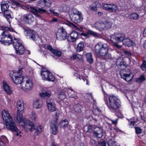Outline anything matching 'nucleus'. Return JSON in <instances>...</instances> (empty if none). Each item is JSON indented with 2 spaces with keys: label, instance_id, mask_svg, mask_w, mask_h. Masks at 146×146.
<instances>
[{
  "label": "nucleus",
  "instance_id": "43",
  "mask_svg": "<svg viewBox=\"0 0 146 146\" xmlns=\"http://www.w3.org/2000/svg\"><path fill=\"white\" fill-rule=\"evenodd\" d=\"M59 98L61 100H64L66 97L65 92L63 91L60 92L58 93Z\"/></svg>",
  "mask_w": 146,
  "mask_h": 146
},
{
  "label": "nucleus",
  "instance_id": "26",
  "mask_svg": "<svg viewBox=\"0 0 146 146\" xmlns=\"http://www.w3.org/2000/svg\"><path fill=\"white\" fill-rule=\"evenodd\" d=\"M51 94V93L50 91L44 90L42 93L40 94V96L43 99H47V98H49Z\"/></svg>",
  "mask_w": 146,
  "mask_h": 146
},
{
  "label": "nucleus",
  "instance_id": "45",
  "mask_svg": "<svg viewBox=\"0 0 146 146\" xmlns=\"http://www.w3.org/2000/svg\"><path fill=\"white\" fill-rule=\"evenodd\" d=\"M48 77L47 78L48 79H46V80L52 82H53L54 80L55 77L50 72Z\"/></svg>",
  "mask_w": 146,
  "mask_h": 146
},
{
  "label": "nucleus",
  "instance_id": "56",
  "mask_svg": "<svg viewBox=\"0 0 146 146\" xmlns=\"http://www.w3.org/2000/svg\"><path fill=\"white\" fill-rule=\"evenodd\" d=\"M135 132L137 134H140L142 132V129L139 127H136L135 128Z\"/></svg>",
  "mask_w": 146,
  "mask_h": 146
},
{
  "label": "nucleus",
  "instance_id": "25",
  "mask_svg": "<svg viewBox=\"0 0 146 146\" xmlns=\"http://www.w3.org/2000/svg\"><path fill=\"white\" fill-rule=\"evenodd\" d=\"M57 123L56 121H54L50 124V127L52 131L53 134L56 135L58 132L57 127H56Z\"/></svg>",
  "mask_w": 146,
  "mask_h": 146
},
{
  "label": "nucleus",
  "instance_id": "7",
  "mask_svg": "<svg viewBox=\"0 0 146 146\" xmlns=\"http://www.w3.org/2000/svg\"><path fill=\"white\" fill-rule=\"evenodd\" d=\"M33 86L32 80L29 79L26 80L25 82H23L21 83V88L25 92H27L32 89Z\"/></svg>",
  "mask_w": 146,
  "mask_h": 146
},
{
  "label": "nucleus",
  "instance_id": "28",
  "mask_svg": "<svg viewBox=\"0 0 146 146\" xmlns=\"http://www.w3.org/2000/svg\"><path fill=\"white\" fill-rule=\"evenodd\" d=\"M104 30L110 29L111 28L112 23L109 21H102Z\"/></svg>",
  "mask_w": 146,
  "mask_h": 146
},
{
  "label": "nucleus",
  "instance_id": "50",
  "mask_svg": "<svg viewBox=\"0 0 146 146\" xmlns=\"http://www.w3.org/2000/svg\"><path fill=\"white\" fill-rule=\"evenodd\" d=\"M25 31L26 32L27 36L30 37L33 33H34L35 31L30 29H26Z\"/></svg>",
  "mask_w": 146,
  "mask_h": 146
},
{
  "label": "nucleus",
  "instance_id": "14",
  "mask_svg": "<svg viewBox=\"0 0 146 146\" xmlns=\"http://www.w3.org/2000/svg\"><path fill=\"white\" fill-rule=\"evenodd\" d=\"M1 115L4 123L8 121H10V120H12V118L11 116L8 111L6 110H2Z\"/></svg>",
  "mask_w": 146,
  "mask_h": 146
},
{
  "label": "nucleus",
  "instance_id": "40",
  "mask_svg": "<svg viewBox=\"0 0 146 146\" xmlns=\"http://www.w3.org/2000/svg\"><path fill=\"white\" fill-rule=\"evenodd\" d=\"M20 62L24 68L27 67V62L26 58H22L20 60Z\"/></svg>",
  "mask_w": 146,
  "mask_h": 146
},
{
  "label": "nucleus",
  "instance_id": "31",
  "mask_svg": "<svg viewBox=\"0 0 146 146\" xmlns=\"http://www.w3.org/2000/svg\"><path fill=\"white\" fill-rule=\"evenodd\" d=\"M41 73V76H42V78L43 80H46V79H48L50 72L48 70L44 71L42 70Z\"/></svg>",
  "mask_w": 146,
  "mask_h": 146
},
{
  "label": "nucleus",
  "instance_id": "30",
  "mask_svg": "<svg viewBox=\"0 0 146 146\" xmlns=\"http://www.w3.org/2000/svg\"><path fill=\"white\" fill-rule=\"evenodd\" d=\"M1 7L2 12L4 13L5 12H10V11L8 9L9 5L7 3H1Z\"/></svg>",
  "mask_w": 146,
  "mask_h": 146
},
{
  "label": "nucleus",
  "instance_id": "61",
  "mask_svg": "<svg viewBox=\"0 0 146 146\" xmlns=\"http://www.w3.org/2000/svg\"><path fill=\"white\" fill-rule=\"evenodd\" d=\"M80 35H82L84 36V37L86 38H88L90 37V36L89 35V34H88V33H87V32L86 33H81L80 34Z\"/></svg>",
  "mask_w": 146,
  "mask_h": 146
},
{
  "label": "nucleus",
  "instance_id": "41",
  "mask_svg": "<svg viewBox=\"0 0 146 146\" xmlns=\"http://www.w3.org/2000/svg\"><path fill=\"white\" fill-rule=\"evenodd\" d=\"M47 107L49 111L51 112H53L56 110L55 104L50 105H47Z\"/></svg>",
  "mask_w": 146,
  "mask_h": 146
},
{
  "label": "nucleus",
  "instance_id": "46",
  "mask_svg": "<svg viewBox=\"0 0 146 146\" xmlns=\"http://www.w3.org/2000/svg\"><path fill=\"white\" fill-rule=\"evenodd\" d=\"M42 131V127L40 126L39 125L38 126V129H36V131H35L34 133V135L35 136L38 135Z\"/></svg>",
  "mask_w": 146,
  "mask_h": 146
},
{
  "label": "nucleus",
  "instance_id": "2",
  "mask_svg": "<svg viewBox=\"0 0 146 146\" xmlns=\"http://www.w3.org/2000/svg\"><path fill=\"white\" fill-rule=\"evenodd\" d=\"M95 53L100 58L106 60L111 58V55L108 53V48L106 44L98 43L95 47Z\"/></svg>",
  "mask_w": 146,
  "mask_h": 146
},
{
  "label": "nucleus",
  "instance_id": "1",
  "mask_svg": "<svg viewBox=\"0 0 146 146\" xmlns=\"http://www.w3.org/2000/svg\"><path fill=\"white\" fill-rule=\"evenodd\" d=\"M1 27L3 30L5 31H3L0 36V42L1 43L9 45L12 42L17 54L19 55L23 54L25 51V48L21 40L15 37L13 39L10 33L6 31H9L14 32V30L12 28L5 26Z\"/></svg>",
  "mask_w": 146,
  "mask_h": 146
},
{
  "label": "nucleus",
  "instance_id": "6",
  "mask_svg": "<svg viewBox=\"0 0 146 146\" xmlns=\"http://www.w3.org/2000/svg\"><path fill=\"white\" fill-rule=\"evenodd\" d=\"M26 8L29 10L30 12L38 17H40L41 16L39 13L43 14L46 12V11L42 7L36 9L35 7L30 6L29 7H26Z\"/></svg>",
  "mask_w": 146,
  "mask_h": 146
},
{
  "label": "nucleus",
  "instance_id": "23",
  "mask_svg": "<svg viewBox=\"0 0 146 146\" xmlns=\"http://www.w3.org/2000/svg\"><path fill=\"white\" fill-rule=\"evenodd\" d=\"M72 59L78 60L80 61L81 62H83V60L82 56L77 53H76L73 54L70 57Z\"/></svg>",
  "mask_w": 146,
  "mask_h": 146
},
{
  "label": "nucleus",
  "instance_id": "53",
  "mask_svg": "<svg viewBox=\"0 0 146 146\" xmlns=\"http://www.w3.org/2000/svg\"><path fill=\"white\" fill-rule=\"evenodd\" d=\"M38 37V35H36L35 31L31 35L29 38L32 39L34 40H36V38Z\"/></svg>",
  "mask_w": 146,
  "mask_h": 146
},
{
  "label": "nucleus",
  "instance_id": "24",
  "mask_svg": "<svg viewBox=\"0 0 146 146\" xmlns=\"http://www.w3.org/2000/svg\"><path fill=\"white\" fill-rule=\"evenodd\" d=\"M82 108L83 106L79 103L75 104L73 107L74 111L77 113H81Z\"/></svg>",
  "mask_w": 146,
  "mask_h": 146
},
{
  "label": "nucleus",
  "instance_id": "8",
  "mask_svg": "<svg viewBox=\"0 0 146 146\" xmlns=\"http://www.w3.org/2000/svg\"><path fill=\"white\" fill-rule=\"evenodd\" d=\"M7 128L12 132H18V129L13 119L10 121H8L5 123Z\"/></svg>",
  "mask_w": 146,
  "mask_h": 146
},
{
  "label": "nucleus",
  "instance_id": "47",
  "mask_svg": "<svg viewBox=\"0 0 146 146\" xmlns=\"http://www.w3.org/2000/svg\"><path fill=\"white\" fill-rule=\"evenodd\" d=\"M9 12H5L4 13V16L7 19L8 21L10 22V21L9 19L10 18H11V16L10 14L9 13Z\"/></svg>",
  "mask_w": 146,
  "mask_h": 146
},
{
  "label": "nucleus",
  "instance_id": "16",
  "mask_svg": "<svg viewBox=\"0 0 146 146\" xmlns=\"http://www.w3.org/2000/svg\"><path fill=\"white\" fill-rule=\"evenodd\" d=\"M34 108L38 109L41 108L43 105V101L40 98H37L34 100L33 103Z\"/></svg>",
  "mask_w": 146,
  "mask_h": 146
},
{
  "label": "nucleus",
  "instance_id": "21",
  "mask_svg": "<svg viewBox=\"0 0 146 146\" xmlns=\"http://www.w3.org/2000/svg\"><path fill=\"white\" fill-rule=\"evenodd\" d=\"M23 18L26 22L28 23H32L34 19L33 16L31 14L25 15L23 16Z\"/></svg>",
  "mask_w": 146,
  "mask_h": 146
},
{
  "label": "nucleus",
  "instance_id": "55",
  "mask_svg": "<svg viewBox=\"0 0 146 146\" xmlns=\"http://www.w3.org/2000/svg\"><path fill=\"white\" fill-rule=\"evenodd\" d=\"M65 24L70 27H74L76 28V29H78V28L76 27L74 24L68 21H66L65 23Z\"/></svg>",
  "mask_w": 146,
  "mask_h": 146
},
{
  "label": "nucleus",
  "instance_id": "22",
  "mask_svg": "<svg viewBox=\"0 0 146 146\" xmlns=\"http://www.w3.org/2000/svg\"><path fill=\"white\" fill-rule=\"evenodd\" d=\"M78 34L77 32L74 31L68 36L67 39L70 38V40L72 42H74L78 38Z\"/></svg>",
  "mask_w": 146,
  "mask_h": 146
},
{
  "label": "nucleus",
  "instance_id": "44",
  "mask_svg": "<svg viewBox=\"0 0 146 146\" xmlns=\"http://www.w3.org/2000/svg\"><path fill=\"white\" fill-rule=\"evenodd\" d=\"M84 131L86 132L90 133L92 131V128L91 125L86 126L84 127Z\"/></svg>",
  "mask_w": 146,
  "mask_h": 146
},
{
  "label": "nucleus",
  "instance_id": "3",
  "mask_svg": "<svg viewBox=\"0 0 146 146\" xmlns=\"http://www.w3.org/2000/svg\"><path fill=\"white\" fill-rule=\"evenodd\" d=\"M104 100L108 108L113 112H114L120 106L119 100L113 95H105Z\"/></svg>",
  "mask_w": 146,
  "mask_h": 146
},
{
  "label": "nucleus",
  "instance_id": "42",
  "mask_svg": "<svg viewBox=\"0 0 146 146\" xmlns=\"http://www.w3.org/2000/svg\"><path fill=\"white\" fill-rule=\"evenodd\" d=\"M72 13L70 14V16L72 14L74 15L75 14H82L81 12L78 11L75 8H73L71 10Z\"/></svg>",
  "mask_w": 146,
  "mask_h": 146
},
{
  "label": "nucleus",
  "instance_id": "20",
  "mask_svg": "<svg viewBox=\"0 0 146 146\" xmlns=\"http://www.w3.org/2000/svg\"><path fill=\"white\" fill-rule=\"evenodd\" d=\"M125 41L123 42V44L125 46L131 47L135 46L136 45L134 42L127 37V38L126 39V40Z\"/></svg>",
  "mask_w": 146,
  "mask_h": 146
},
{
  "label": "nucleus",
  "instance_id": "58",
  "mask_svg": "<svg viewBox=\"0 0 146 146\" xmlns=\"http://www.w3.org/2000/svg\"><path fill=\"white\" fill-rule=\"evenodd\" d=\"M98 146H106V142L104 141H100L98 142Z\"/></svg>",
  "mask_w": 146,
  "mask_h": 146
},
{
  "label": "nucleus",
  "instance_id": "60",
  "mask_svg": "<svg viewBox=\"0 0 146 146\" xmlns=\"http://www.w3.org/2000/svg\"><path fill=\"white\" fill-rule=\"evenodd\" d=\"M44 0H39L37 3V5L38 6H41L42 5H44V3H43V1Z\"/></svg>",
  "mask_w": 146,
  "mask_h": 146
},
{
  "label": "nucleus",
  "instance_id": "63",
  "mask_svg": "<svg viewBox=\"0 0 146 146\" xmlns=\"http://www.w3.org/2000/svg\"><path fill=\"white\" fill-rule=\"evenodd\" d=\"M14 3L18 7L22 8L23 6L21 5L19 2L15 1L14 2Z\"/></svg>",
  "mask_w": 146,
  "mask_h": 146
},
{
  "label": "nucleus",
  "instance_id": "39",
  "mask_svg": "<svg viewBox=\"0 0 146 146\" xmlns=\"http://www.w3.org/2000/svg\"><path fill=\"white\" fill-rule=\"evenodd\" d=\"M108 146H117L116 144V142L114 139H110L108 142Z\"/></svg>",
  "mask_w": 146,
  "mask_h": 146
},
{
  "label": "nucleus",
  "instance_id": "62",
  "mask_svg": "<svg viewBox=\"0 0 146 146\" xmlns=\"http://www.w3.org/2000/svg\"><path fill=\"white\" fill-rule=\"evenodd\" d=\"M47 48L49 50L52 52H53V51L54 50V49H53L51 46L48 45H47Z\"/></svg>",
  "mask_w": 146,
  "mask_h": 146
},
{
  "label": "nucleus",
  "instance_id": "48",
  "mask_svg": "<svg viewBox=\"0 0 146 146\" xmlns=\"http://www.w3.org/2000/svg\"><path fill=\"white\" fill-rule=\"evenodd\" d=\"M54 100L52 98H48L46 100L47 106L55 104Z\"/></svg>",
  "mask_w": 146,
  "mask_h": 146
},
{
  "label": "nucleus",
  "instance_id": "64",
  "mask_svg": "<svg viewBox=\"0 0 146 146\" xmlns=\"http://www.w3.org/2000/svg\"><path fill=\"white\" fill-rule=\"evenodd\" d=\"M5 143L3 142V140H2L0 138V146H5Z\"/></svg>",
  "mask_w": 146,
  "mask_h": 146
},
{
  "label": "nucleus",
  "instance_id": "10",
  "mask_svg": "<svg viewBox=\"0 0 146 146\" xmlns=\"http://www.w3.org/2000/svg\"><path fill=\"white\" fill-rule=\"evenodd\" d=\"M125 70L123 69L120 72V76L122 78L124 79L127 82H129L131 81L133 78V75L130 72H128V73L125 72Z\"/></svg>",
  "mask_w": 146,
  "mask_h": 146
},
{
  "label": "nucleus",
  "instance_id": "15",
  "mask_svg": "<svg viewBox=\"0 0 146 146\" xmlns=\"http://www.w3.org/2000/svg\"><path fill=\"white\" fill-rule=\"evenodd\" d=\"M116 64L117 66H119L121 68H125L127 66L125 60L122 57H120L117 59Z\"/></svg>",
  "mask_w": 146,
  "mask_h": 146
},
{
  "label": "nucleus",
  "instance_id": "54",
  "mask_svg": "<svg viewBox=\"0 0 146 146\" xmlns=\"http://www.w3.org/2000/svg\"><path fill=\"white\" fill-rule=\"evenodd\" d=\"M143 70L146 72V60L144 61L143 63L141 65V66Z\"/></svg>",
  "mask_w": 146,
  "mask_h": 146
},
{
  "label": "nucleus",
  "instance_id": "36",
  "mask_svg": "<svg viewBox=\"0 0 146 146\" xmlns=\"http://www.w3.org/2000/svg\"><path fill=\"white\" fill-rule=\"evenodd\" d=\"M84 46V43L83 42H80L77 45L76 51L78 52H80L83 50Z\"/></svg>",
  "mask_w": 146,
  "mask_h": 146
},
{
  "label": "nucleus",
  "instance_id": "34",
  "mask_svg": "<svg viewBox=\"0 0 146 146\" xmlns=\"http://www.w3.org/2000/svg\"><path fill=\"white\" fill-rule=\"evenodd\" d=\"M87 61L90 64H91L93 62V59L91 53H87L86 55Z\"/></svg>",
  "mask_w": 146,
  "mask_h": 146
},
{
  "label": "nucleus",
  "instance_id": "33",
  "mask_svg": "<svg viewBox=\"0 0 146 146\" xmlns=\"http://www.w3.org/2000/svg\"><path fill=\"white\" fill-rule=\"evenodd\" d=\"M70 7L68 5H63L59 8V11L60 12H66L69 10Z\"/></svg>",
  "mask_w": 146,
  "mask_h": 146
},
{
  "label": "nucleus",
  "instance_id": "18",
  "mask_svg": "<svg viewBox=\"0 0 146 146\" xmlns=\"http://www.w3.org/2000/svg\"><path fill=\"white\" fill-rule=\"evenodd\" d=\"M94 135L96 137L101 138L103 136L102 130L100 127H96L94 130Z\"/></svg>",
  "mask_w": 146,
  "mask_h": 146
},
{
  "label": "nucleus",
  "instance_id": "51",
  "mask_svg": "<svg viewBox=\"0 0 146 146\" xmlns=\"http://www.w3.org/2000/svg\"><path fill=\"white\" fill-rule=\"evenodd\" d=\"M52 53L54 54L56 56L58 57H59L61 56V52L55 49L53 51Z\"/></svg>",
  "mask_w": 146,
  "mask_h": 146
},
{
  "label": "nucleus",
  "instance_id": "52",
  "mask_svg": "<svg viewBox=\"0 0 146 146\" xmlns=\"http://www.w3.org/2000/svg\"><path fill=\"white\" fill-rule=\"evenodd\" d=\"M43 3H44V6L48 7H49L51 5V2L50 0H44L43 1Z\"/></svg>",
  "mask_w": 146,
  "mask_h": 146
},
{
  "label": "nucleus",
  "instance_id": "19",
  "mask_svg": "<svg viewBox=\"0 0 146 146\" xmlns=\"http://www.w3.org/2000/svg\"><path fill=\"white\" fill-rule=\"evenodd\" d=\"M27 121H25L23 123L24 125L23 127H25V125H27V127L31 131H33L35 129V127L34 126L33 123L27 119H26Z\"/></svg>",
  "mask_w": 146,
  "mask_h": 146
},
{
  "label": "nucleus",
  "instance_id": "57",
  "mask_svg": "<svg viewBox=\"0 0 146 146\" xmlns=\"http://www.w3.org/2000/svg\"><path fill=\"white\" fill-rule=\"evenodd\" d=\"M31 118L34 121L36 120V114L33 111L32 112Z\"/></svg>",
  "mask_w": 146,
  "mask_h": 146
},
{
  "label": "nucleus",
  "instance_id": "9",
  "mask_svg": "<svg viewBox=\"0 0 146 146\" xmlns=\"http://www.w3.org/2000/svg\"><path fill=\"white\" fill-rule=\"evenodd\" d=\"M56 36L58 40H65L67 36V33L65 29L62 27L56 33Z\"/></svg>",
  "mask_w": 146,
  "mask_h": 146
},
{
  "label": "nucleus",
  "instance_id": "37",
  "mask_svg": "<svg viewBox=\"0 0 146 146\" xmlns=\"http://www.w3.org/2000/svg\"><path fill=\"white\" fill-rule=\"evenodd\" d=\"M129 18L131 19L137 20L139 17V15L136 13H131L129 16Z\"/></svg>",
  "mask_w": 146,
  "mask_h": 146
},
{
  "label": "nucleus",
  "instance_id": "27",
  "mask_svg": "<svg viewBox=\"0 0 146 146\" xmlns=\"http://www.w3.org/2000/svg\"><path fill=\"white\" fill-rule=\"evenodd\" d=\"M17 111H23L24 110V103L22 100H18L17 102Z\"/></svg>",
  "mask_w": 146,
  "mask_h": 146
},
{
  "label": "nucleus",
  "instance_id": "35",
  "mask_svg": "<svg viewBox=\"0 0 146 146\" xmlns=\"http://www.w3.org/2000/svg\"><path fill=\"white\" fill-rule=\"evenodd\" d=\"M87 33L89 34V35H90L96 38L99 37L100 36L98 33L90 30L87 31Z\"/></svg>",
  "mask_w": 146,
  "mask_h": 146
},
{
  "label": "nucleus",
  "instance_id": "17",
  "mask_svg": "<svg viewBox=\"0 0 146 146\" xmlns=\"http://www.w3.org/2000/svg\"><path fill=\"white\" fill-rule=\"evenodd\" d=\"M92 28H95L100 31H102L104 30L102 21L100 22H96L91 25Z\"/></svg>",
  "mask_w": 146,
  "mask_h": 146
},
{
  "label": "nucleus",
  "instance_id": "12",
  "mask_svg": "<svg viewBox=\"0 0 146 146\" xmlns=\"http://www.w3.org/2000/svg\"><path fill=\"white\" fill-rule=\"evenodd\" d=\"M23 111H22V112L21 111H17V115L14 117L16 122L20 123L21 122L23 123L27 121V119L24 118L23 117Z\"/></svg>",
  "mask_w": 146,
  "mask_h": 146
},
{
  "label": "nucleus",
  "instance_id": "32",
  "mask_svg": "<svg viewBox=\"0 0 146 146\" xmlns=\"http://www.w3.org/2000/svg\"><path fill=\"white\" fill-rule=\"evenodd\" d=\"M100 6L101 4L98 2H95L92 6H90L91 10L96 11L97 10V8L99 7Z\"/></svg>",
  "mask_w": 146,
  "mask_h": 146
},
{
  "label": "nucleus",
  "instance_id": "29",
  "mask_svg": "<svg viewBox=\"0 0 146 146\" xmlns=\"http://www.w3.org/2000/svg\"><path fill=\"white\" fill-rule=\"evenodd\" d=\"M3 84L4 89L6 93L8 94H11L12 91L10 86L5 82H3Z\"/></svg>",
  "mask_w": 146,
  "mask_h": 146
},
{
  "label": "nucleus",
  "instance_id": "38",
  "mask_svg": "<svg viewBox=\"0 0 146 146\" xmlns=\"http://www.w3.org/2000/svg\"><path fill=\"white\" fill-rule=\"evenodd\" d=\"M60 126L61 127H66L68 126V122L67 120L65 119L61 121L60 123Z\"/></svg>",
  "mask_w": 146,
  "mask_h": 146
},
{
  "label": "nucleus",
  "instance_id": "59",
  "mask_svg": "<svg viewBox=\"0 0 146 146\" xmlns=\"http://www.w3.org/2000/svg\"><path fill=\"white\" fill-rule=\"evenodd\" d=\"M68 95L70 98H73L75 99H77L78 97L75 94H72L69 93Z\"/></svg>",
  "mask_w": 146,
  "mask_h": 146
},
{
  "label": "nucleus",
  "instance_id": "5",
  "mask_svg": "<svg viewBox=\"0 0 146 146\" xmlns=\"http://www.w3.org/2000/svg\"><path fill=\"white\" fill-rule=\"evenodd\" d=\"M127 37L124 33H114L110 37V39L112 42L119 43L125 40Z\"/></svg>",
  "mask_w": 146,
  "mask_h": 146
},
{
  "label": "nucleus",
  "instance_id": "11",
  "mask_svg": "<svg viewBox=\"0 0 146 146\" xmlns=\"http://www.w3.org/2000/svg\"><path fill=\"white\" fill-rule=\"evenodd\" d=\"M103 7L104 9L112 12H115L118 9L117 6L113 4L104 3L103 5Z\"/></svg>",
  "mask_w": 146,
  "mask_h": 146
},
{
  "label": "nucleus",
  "instance_id": "4",
  "mask_svg": "<svg viewBox=\"0 0 146 146\" xmlns=\"http://www.w3.org/2000/svg\"><path fill=\"white\" fill-rule=\"evenodd\" d=\"M22 70L19 69L17 72V75H16L17 73L12 71L10 73V75L12 78L13 82L16 84H19L22 83L23 81L25 78H23L20 75L22 73Z\"/></svg>",
  "mask_w": 146,
  "mask_h": 146
},
{
  "label": "nucleus",
  "instance_id": "49",
  "mask_svg": "<svg viewBox=\"0 0 146 146\" xmlns=\"http://www.w3.org/2000/svg\"><path fill=\"white\" fill-rule=\"evenodd\" d=\"M145 80V78L144 76L141 75L138 78L136 79V81L138 83H141Z\"/></svg>",
  "mask_w": 146,
  "mask_h": 146
},
{
  "label": "nucleus",
  "instance_id": "13",
  "mask_svg": "<svg viewBox=\"0 0 146 146\" xmlns=\"http://www.w3.org/2000/svg\"><path fill=\"white\" fill-rule=\"evenodd\" d=\"M70 17L71 18L72 21L75 23H80L83 19L82 14L78 15L75 14L74 15L72 14Z\"/></svg>",
  "mask_w": 146,
  "mask_h": 146
}]
</instances>
